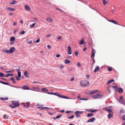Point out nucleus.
Wrapping results in <instances>:
<instances>
[{
	"mask_svg": "<svg viewBox=\"0 0 125 125\" xmlns=\"http://www.w3.org/2000/svg\"><path fill=\"white\" fill-rule=\"evenodd\" d=\"M12 104L10 105V107L12 108H14V107L19 106L20 105V104L19 101H12Z\"/></svg>",
	"mask_w": 125,
	"mask_h": 125,
	"instance_id": "1",
	"label": "nucleus"
},
{
	"mask_svg": "<svg viewBox=\"0 0 125 125\" xmlns=\"http://www.w3.org/2000/svg\"><path fill=\"white\" fill-rule=\"evenodd\" d=\"M89 84V82L88 81L84 80L81 81L80 85L84 87H87Z\"/></svg>",
	"mask_w": 125,
	"mask_h": 125,
	"instance_id": "2",
	"label": "nucleus"
},
{
	"mask_svg": "<svg viewBox=\"0 0 125 125\" xmlns=\"http://www.w3.org/2000/svg\"><path fill=\"white\" fill-rule=\"evenodd\" d=\"M54 95H55L56 96H59V97H60L63 98L67 99L69 98V97H67L66 96H65L63 95L62 94H59L57 92H55V93H54Z\"/></svg>",
	"mask_w": 125,
	"mask_h": 125,
	"instance_id": "3",
	"label": "nucleus"
},
{
	"mask_svg": "<svg viewBox=\"0 0 125 125\" xmlns=\"http://www.w3.org/2000/svg\"><path fill=\"white\" fill-rule=\"evenodd\" d=\"M124 101L123 96H121L119 99V102L122 104H125V103L124 102Z\"/></svg>",
	"mask_w": 125,
	"mask_h": 125,
	"instance_id": "4",
	"label": "nucleus"
},
{
	"mask_svg": "<svg viewBox=\"0 0 125 125\" xmlns=\"http://www.w3.org/2000/svg\"><path fill=\"white\" fill-rule=\"evenodd\" d=\"M9 50L10 53H12L16 50V49L14 47H12L10 48Z\"/></svg>",
	"mask_w": 125,
	"mask_h": 125,
	"instance_id": "5",
	"label": "nucleus"
},
{
	"mask_svg": "<svg viewBox=\"0 0 125 125\" xmlns=\"http://www.w3.org/2000/svg\"><path fill=\"white\" fill-rule=\"evenodd\" d=\"M96 120V119L95 117H93L89 119L87 121V122H94V120Z\"/></svg>",
	"mask_w": 125,
	"mask_h": 125,
	"instance_id": "6",
	"label": "nucleus"
},
{
	"mask_svg": "<svg viewBox=\"0 0 125 125\" xmlns=\"http://www.w3.org/2000/svg\"><path fill=\"white\" fill-rule=\"evenodd\" d=\"M95 51L93 49H92V51L91 52V58H93L94 57L95 55Z\"/></svg>",
	"mask_w": 125,
	"mask_h": 125,
	"instance_id": "7",
	"label": "nucleus"
},
{
	"mask_svg": "<svg viewBox=\"0 0 125 125\" xmlns=\"http://www.w3.org/2000/svg\"><path fill=\"white\" fill-rule=\"evenodd\" d=\"M86 110L88 112H91L92 113H94V112H96L97 111V109H94L93 110L92 109H86Z\"/></svg>",
	"mask_w": 125,
	"mask_h": 125,
	"instance_id": "8",
	"label": "nucleus"
},
{
	"mask_svg": "<svg viewBox=\"0 0 125 125\" xmlns=\"http://www.w3.org/2000/svg\"><path fill=\"white\" fill-rule=\"evenodd\" d=\"M110 107H112L111 106H110L108 108H110ZM108 107H105V108L104 109L106 111H107V112L109 113H111L112 111V110L108 108Z\"/></svg>",
	"mask_w": 125,
	"mask_h": 125,
	"instance_id": "9",
	"label": "nucleus"
},
{
	"mask_svg": "<svg viewBox=\"0 0 125 125\" xmlns=\"http://www.w3.org/2000/svg\"><path fill=\"white\" fill-rule=\"evenodd\" d=\"M22 89L29 90L30 89L29 88L27 85H24L22 88Z\"/></svg>",
	"mask_w": 125,
	"mask_h": 125,
	"instance_id": "10",
	"label": "nucleus"
},
{
	"mask_svg": "<svg viewBox=\"0 0 125 125\" xmlns=\"http://www.w3.org/2000/svg\"><path fill=\"white\" fill-rule=\"evenodd\" d=\"M114 80L113 79H110L108 81L107 83V85H108L110 83H112V82H114Z\"/></svg>",
	"mask_w": 125,
	"mask_h": 125,
	"instance_id": "11",
	"label": "nucleus"
},
{
	"mask_svg": "<svg viewBox=\"0 0 125 125\" xmlns=\"http://www.w3.org/2000/svg\"><path fill=\"white\" fill-rule=\"evenodd\" d=\"M30 103L29 102H28L26 103H24V106L26 107H28L30 106Z\"/></svg>",
	"mask_w": 125,
	"mask_h": 125,
	"instance_id": "12",
	"label": "nucleus"
},
{
	"mask_svg": "<svg viewBox=\"0 0 125 125\" xmlns=\"http://www.w3.org/2000/svg\"><path fill=\"white\" fill-rule=\"evenodd\" d=\"M16 71L18 72V76L19 77H21V72H20V69H17Z\"/></svg>",
	"mask_w": 125,
	"mask_h": 125,
	"instance_id": "13",
	"label": "nucleus"
},
{
	"mask_svg": "<svg viewBox=\"0 0 125 125\" xmlns=\"http://www.w3.org/2000/svg\"><path fill=\"white\" fill-rule=\"evenodd\" d=\"M26 10L28 11H29L30 10V7L28 5H26L25 6Z\"/></svg>",
	"mask_w": 125,
	"mask_h": 125,
	"instance_id": "14",
	"label": "nucleus"
},
{
	"mask_svg": "<svg viewBox=\"0 0 125 125\" xmlns=\"http://www.w3.org/2000/svg\"><path fill=\"white\" fill-rule=\"evenodd\" d=\"M108 21L110 22H111L114 24H117V23L116 22V21L114 20H108Z\"/></svg>",
	"mask_w": 125,
	"mask_h": 125,
	"instance_id": "15",
	"label": "nucleus"
},
{
	"mask_svg": "<svg viewBox=\"0 0 125 125\" xmlns=\"http://www.w3.org/2000/svg\"><path fill=\"white\" fill-rule=\"evenodd\" d=\"M6 10H9L12 11H14L15 10V9L11 7H9L6 9Z\"/></svg>",
	"mask_w": 125,
	"mask_h": 125,
	"instance_id": "16",
	"label": "nucleus"
},
{
	"mask_svg": "<svg viewBox=\"0 0 125 125\" xmlns=\"http://www.w3.org/2000/svg\"><path fill=\"white\" fill-rule=\"evenodd\" d=\"M97 98H103L104 97V95L103 94H97Z\"/></svg>",
	"mask_w": 125,
	"mask_h": 125,
	"instance_id": "17",
	"label": "nucleus"
},
{
	"mask_svg": "<svg viewBox=\"0 0 125 125\" xmlns=\"http://www.w3.org/2000/svg\"><path fill=\"white\" fill-rule=\"evenodd\" d=\"M113 115V113H110L108 114V119H110V118H111L112 117Z\"/></svg>",
	"mask_w": 125,
	"mask_h": 125,
	"instance_id": "18",
	"label": "nucleus"
},
{
	"mask_svg": "<svg viewBox=\"0 0 125 125\" xmlns=\"http://www.w3.org/2000/svg\"><path fill=\"white\" fill-rule=\"evenodd\" d=\"M10 80H11L12 83H17L15 80L14 78L13 77H12L10 79Z\"/></svg>",
	"mask_w": 125,
	"mask_h": 125,
	"instance_id": "19",
	"label": "nucleus"
},
{
	"mask_svg": "<svg viewBox=\"0 0 125 125\" xmlns=\"http://www.w3.org/2000/svg\"><path fill=\"white\" fill-rule=\"evenodd\" d=\"M123 92V89L121 88L120 87L118 89V92L119 93H121Z\"/></svg>",
	"mask_w": 125,
	"mask_h": 125,
	"instance_id": "20",
	"label": "nucleus"
},
{
	"mask_svg": "<svg viewBox=\"0 0 125 125\" xmlns=\"http://www.w3.org/2000/svg\"><path fill=\"white\" fill-rule=\"evenodd\" d=\"M100 67L98 66H97L96 67L94 70V72H96L97 71L99 70Z\"/></svg>",
	"mask_w": 125,
	"mask_h": 125,
	"instance_id": "21",
	"label": "nucleus"
},
{
	"mask_svg": "<svg viewBox=\"0 0 125 125\" xmlns=\"http://www.w3.org/2000/svg\"><path fill=\"white\" fill-rule=\"evenodd\" d=\"M71 62L70 61L66 59L65 60V64H68L70 62Z\"/></svg>",
	"mask_w": 125,
	"mask_h": 125,
	"instance_id": "22",
	"label": "nucleus"
},
{
	"mask_svg": "<svg viewBox=\"0 0 125 125\" xmlns=\"http://www.w3.org/2000/svg\"><path fill=\"white\" fill-rule=\"evenodd\" d=\"M13 75L14 74H8L7 75H5V77H7L10 76H13Z\"/></svg>",
	"mask_w": 125,
	"mask_h": 125,
	"instance_id": "23",
	"label": "nucleus"
},
{
	"mask_svg": "<svg viewBox=\"0 0 125 125\" xmlns=\"http://www.w3.org/2000/svg\"><path fill=\"white\" fill-rule=\"evenodd\" d=\"M28 72L27 71H26L24 72V75L26 77H29V75L28 74Z\"/></svg>",
	"mask_w": 125,
	"mask_h": 125,
	"instance_id": "24",
	"label": "nucleus"
},
{
	"mask_svg": "<svg viewBox=\"0 0 125 125\" xmlns=\"http://www.w3.org/2000/svg\"><path fill=\"white\" fill-rule=\"evenodd\" d=\"M1 99V100H3V101H5V100H7L8 99V98L7 97H1L0 98Z\"/></svg>",
	"mask_w": 125,
	"mask_h": 125,
	"instance_id": "25",
	"label": "nucleus"
},
{
	"mask_svg": "<svg viewBox=\"0 0 125 125\" xmlns=\"http://www.w3.org/2000/svg\"><path fill=\"white\" fill-rule=\"evenodd\" d=\"M42 91H45L46 92H48V90L46 88H43L42 89Z\"/></svg>",
	"mask_w": 125,
	"mask_h": 125,
	"instance_id": "26",
	"label": "nucleus"
},
{
	"mask_svg": "<svg viewBox=\"0 0 125 125\" xmlns=\"http://www.w3.org/2000/svg\"><path fill=\"white\" fill-rule=\"evenodd\" d=\"M15 38L14 37H11L10 39V41L11 42H13L15 40Z\"/></svg>",
	"mask_w": 125,
	"mask_h": 125,
	"instance_id": "27",
	"label": "nucleus"
},
{
	"mask_svg": "<svg viewBox=\"0 0 125 125\" xmlns=\"http://www.w3.org/2000/svg\"><path fill=\"white\" fill-rule=\"evenodd\" d=\"M4 51L5 53H10L9 50L5 49V50Z\"/></svg>",
	"mask_w": 125,
	"mask_h": 125,
	"instance_id": "28",
	"label": "nucleus"
},
{
	"mask_svg": "<svg viewBox=\"0 0 125 125\" xmlns=\"http://www.w3.org/2000/svg\"><path fill=\"white\" fill-rule=\"evenodd\" d=\"M83 112L81 111H76L75 112V114H82L83 113Z\"/></svg>",
	"mask_w": 125,
	"mask_h": 125,
	"instance_id": "29",
	"label": "nucleus"
},
{
	"mask_svg": "<svg viewBox=\"0 0 125 125\" xmlns=\"http://www.w3.org/2000/svg\"><path fill=\"white\" fill-rule=\"evenodd\" d=\"M5 76L4 74L0 72V77H3Z\"/></svg>",
	"mask_w": 125,
	"mask_h": 125,
	"instance_id": "30",
	"label": "nucleus"
},
{
	"mask_svg": "<svg viewBox=\"0 0 125 125\" xmlns=\"http://www.w3.org/2000/svg\"><path fill=\"white\" fill-rule=\"evenodd\" d=\"M94 114L92 113H89L87 115V116L88 117H91V116L94 115Z\"/></svg>",
	"mask_w": 125,
	"mask_h": 125,
	"instance_id": "31",
	"label": "nucleus"
},
{
	"mask_svg": "<svg viewBox=\"0 0 125 125\" xmlns=\"http://www.w3.org/2000/svg\"><path fill=\"white\" fill-rule=\"evenodd\" d=\"M84 40L83 39H82L79 42V44L80 45H82L84 44Z\"/></svg>",
	"mask_w": 125,
	"mask_h": 125,
	"instance_id": "32",
	"label": "nucleus"
},
{
	"mask_svg": "<svg viewBox=\"0 0 125 125\" xmlns=\"http://www.w3.org/2000/svg\"><path fill=\"white\" fill-rule=\"evenodd\" d=\"M36 23V22H35L34 23H33V24L31 25H30V27L31 28H33V27H34V26L35 25Z\"/></svg>",
	"mask_w": 125,
	"mask_h": 125,
	"instance_id": "33",
	"label": "nucleus"
},
{
	"mask_svg": "<svg viewBox=\"0 0 125 125\" xmlns=\"http://www.w3.org/2000/svg\"><path fill=\"white\" fill-rule=\"evenodd\" d=\"M102 0L103 2V4L104 5H106L107 4V3H108V2L106 1L105 0Z\"/></svg>",
	"mask_w": 125,
	"mask_h": 125,
	"instance_id": "34",
	"label": "nucleus"
},
{
	"mask_svg": "<svg viewBox=\"0 0 125 125\" xmlns=\"http://www.w3.org/2000/svg\"><path fill=\"white\" fill-rule=\"evenodd\" d=\"M62 116V115H57L56 116V119H58L59 118L61 117Z\"/></svg>",
	"mask_w": 125,
	"mask_h": 125,
	"instance_id": "35",
	"label": "nucleus"
},
{
	"mask_svg": "<svg viewBox=\"0 0 125 125\" xmlns=\"http://www.w3.org/2000/svg\"><path fill=\"white\" fill-rule=\"evenodd\" d=\"M49 108L47 107H42L41 110H47L49 109Z\"/></svg>",
	"mask_w": 125,
	"mask_h": 125,
	"instance_id": "36",
	"label": "nucleus"
},
{
	"mask_svg": "<svg viewBox=\"0 0 125 125\" xmlns=\"http://www.w3.org/2000/svg\"><path fill=\"white\" fill-rule=\"evenodd\" d=\"M74 53L75 54L76 56H78L79 53V51H76L74 52Z\"/></svg>",
	"mask_w": 125,
	"mask_h": 125,
	"instance_id": "37",
	"label": "nucleus"
},
{
	"mask_svg": "<svg viewBox=\"0 0 125 125\" xmlns=\"http://www.w3.org/2000/svg\"><path fill=\"white\" fill-rule=\"evenodd\" d=\"M17 2L16 1L14 0L12 1L10 4H14L17 3Z\"/></svg>",
	"mask_w": 125,
	"mask_h": 125,
	"instance_id": "38",
	"label": "nucleus"
},
{
	"mask_svg": "<svg viewBox=\"0 0 125 125\" xmlns=\"http://www.w3.org/2000/svg\"><path fill=\"white\" fill-rule=\"evenodd\" d=\"M90 91H86L85 92V93L87 94L88 95H90Z\"/></svg>",
	"mask_w": 125,
	"mask_h": 125,
	"instance_id": "39",
	"label": "nucleus"
},
{
	"mask_svg": "<svg viewBox=\"0 0 125 125\" xmlns=\"http://www.w3.org/2000/svg\"><path fill=\"white\" fill-rule=\"evenodd\" d=\"M92 97L94 99H96V98H97V94H96L95 95H92Z\"/></svg>",
	"mask_w": 125,
	"mask_h": 125,
	"instance_id": "40",
	"label": "nucleus"
},
{
	"mask_svg": "<svg viewBox=\"0 0 125 125\" xmlns=\"http://www.w3.org/2000/svg\"><path fill=\"white\" fill-rule=\"evenodd\" d=\"M112 87L115 88L116 90H117L118 89V87L116 85L113 86H112Z\"/></svg>",
	"mask_w": 125,
	"mask_h": 125,
	"instance_id": "41",
	"label": "nucleus"
},
{
	"mask_svg": "<svg viewBox=\"0 0 125 125\" xmlns=\"http://www.w3.org/2000/svg\"><path fill=\"white\" fill-rule=\"evenodd\" d=\"M120 114L124 113H125V111L123 109H121L120 111Z\"/></svg>",
	"mask_w": 125,
	"mask_h": 125,
	"instance_id": "42",
	"label": "nucleus"
},
{
	"mask_svg": "<svg viewBox=\"0 0 125 125\" xmlns=\"http://www.w3.org/2000/svg\"><path fill=\"white\" fill-rule=\"evenodd\" d=\"M15 77L16 78L17 81H19L20 79V77H19L18 76H15Z\"/></svg>",
	"mask_w": 125,
	"mask_h": 125,
	"instance_id": "43",
	"label": "nucleus"
},
{
	"mask_svg": "<svg viewBox=\"0 0 125 125\" xmlns=\"http://www.w3.org/2000/svg\"><path fill=\"white\" fill-rule=\"evenodd\" d=\"M14 70H10L8 71H6V73H12L13 72Z\"/></svg>",
	"mask_w": 125,
	"mask_h": 125,
	"instance_id": "44",
	"label": "nucleus"
},
{
	"mask_svg": "<svg viewBox=\"0 0 125 125\" xmlns=\"http://www.w3.org/2000/svg\"><path fill=\"white\" fill-rule=\"evenodd\" d=\"M47 20L49 22H51L52 21L51 19L49 18H47Z\"/></svg>",
	"mask_w": 125,
	"mask_h": 125,
	"instance_id": "45",
	"label": "nucleus"
},
{
	"mask_svg": "<svg viewBox=\"0 0 125 125\" xmlns=\"http://www.w3.org/2000/svg\"><path fill=\"white\" fill-rule=\"evenodd\" d=\"M74 117V116L73 115H72L71 116H70L69 117H68V119H73V118Z\"/></svg>",
	"mask_w": 125,
	"mask_h": 125,
	"instance_id": "46",
	"label": "nucleus"
},
{
	"mask_svg": "<svg viewBox=\"0 0 125 125\" xmlns=\"http://www.w3.org/2000/svg\"><path fill=\"white\" fill-rule=\"evenodd\" d=\"M9 86H10L11 87H13L16 88H20V87H17V86H14L13 85H11V84H10V85H9Z\"/></svg>",
	"mask_w": 125,
	"mask_h": 125,
	"instance_id": "47",
	"label": "nucleus"
},
{
	"mask_svg": "<svg viewBox=\"0 0 125 125\" xmlns=\"http://www.w3.org/2000/svg\"><path fill=\"white\" fill-rule=\"evenodd\" d=\"M110 87L109 86H108L107 88V90L108 91V92L109 93H110L111 92V91L110 90Z\"/></svg>",
	"mask_w": 125,
	"mask_h": 125,
	"instance_id": "48",
	"label": "nucleus"
},
{
	"mask_svg": "<svg viewBox=\"0 0 125 125\" xmlns=\"http://www.w3.org/2000/svg\"><path fill=\"white\" fill-rule=\"evenodd\" d=\"M56 8V9L57 10H59L61 12H64V11L63 10H61V9H60V8Z\"/></svg>",
	"mask_w": 125,
	"mask_h": 125,
	"instance_id": "49",
	"label": "nucleus"
},
{
	"mask_svg": "<svg viewBox=\"0 0 125 125\" xmlns=\"http://www.w3.org/2000/svg\"><path fill=\"white\" fill-rule=\"evenodd\" d=\"M122 118L123 120H125V114L122 117Z\"/></svg>",
	"mask_w": 125,
	"mask_h": 125,
	"instance_id": "50",
	"label": "nucleus"
},
{
	"mask_svg": "<svg viewBox=\"0 0 125 125\" xmlns=\"http://www.w3.org/2000/svg\"><path fill=\"white\" fill-rule=\"evenodd\" d=\"M108 71H111L112 70V69L111 67H108Z\"/></svg>",
	"mask_w": 125,
	"mask_h": 125,
	"instance_id": "51",
	"label": "nucleus"
},
{
	"mask_svg": "<svg viewBox=\"0 0 125 125\" xmlns=\"http://www.w3.org/2000/svg\"><path fill=\"white\" fill-rule=\"evenodd\" d=\"M40 42V39H38L36 40V41L35 42V43H39Z\"/></svg>",
	"mask_w": 125,
	"mask_h": 125,
	"instance_id": "52",
	"label": "nucleus"
},
{
	"mask_svg": "<svg viewBox=\"0 0 125 125\" xmlns=\"http://www.w3.org/2000/svg\"><path fill=\"white\" fill-rule=\"evenodd\" d=\"M25 33V32L24 31H22L20 33V34L21 35H23Z\"/></svg>",
	"mask_w": 125,
	"mask_h": 125,
	"instance_id": "53",
	"label": "nucleus"
},
{
	"mask_svg": "<svg viewBox=\"0 0 125 125\" xmlns=\"http://www.w3.org/2000/svg\"><path fill=\"white\" fill-rule=\"evenodd\" d=\"M46 93L48 94L54 95V93L53 92H51V93H49V92H47V93L46 92Z\"/></svg>",
	"mask_w": 125,
	"mask_h": 125,
	"instance_id": "54",
	"label": "nucleus"
},
{
	"mask_svg": "<svg viewBox=\"0 0 125 125\" xmlns=\"http://www.w3.org/2000/svg\"><path fill=\"white\" fill-rule=\"evenodd\" d=\"M18 30V29H17L14 30L13 31V33H15Z\"/></svg>",
	"mask_w": 125,
	"mask_h": 125,
	"instance_id": "55",
	"label": "nucleus"
},
{
	"mask_svg": "<svg viewBox=\"0 0 125 125\" xmlns=\"http://www.w3.org/2000/svg\"><path fill=\"white\" fill-rule=\"evenodd\" d=\"M75 114L76 115V117L77 118H78L80 117V115L79 114Z\"/></svg>",
	"mask_w": 125,
	"mask_h": 125,
	"instance_id": "56",
	"label": "nucleus"
},
{
	"mask_svg": "<svg viewBox=\"0 0 125 125\" xmlns=\"http://www.w3.org/2000/svg\"><path fill=\"white\" fill-rule=\"evenodd\" d=\"M3 84L8 85H10V83H6L4 82L3 83Z\"/></svg>",
	"mask_w": 125,
	"mask_h": 125,
	"instance_id": "57",
	"label": "nucleus"
},
{
	"mask_svg": "<svg viewBox=\"0 0 125 125\" xmlns=\"http://www.w3.org/2000/svg\"><path fill=\"white\" fill-rule=\"evenodd\" d=\"M67 53L69 54H72L71 51H68Z\"/></svg>",
	"mask_w": 125,
	"mask_h": 125,
	"instance_id": "58",
	"label": "nucleus"
},
{
	"mask_svg": "<svg viewBox=\"0 0 125 125\" xmlns=\"http://www.w3.org/2000/svg\"><path fill=\"white\" fill-rule=\"evenodd\" d=\"M90 95L93 94H94V91H90Z\"/></svg>",
	"mask_w": 125,
	"mask_h": 125,
	"instance_id": "59",
	"label": "nucleus"
},
{
	"mask_svg": "<svg viewBox=\"0 0 125 125\" xmlns=\"http://www.w3.org/2000/svg\"><path fill=\"white\" fill-rule=\"evenodd\" d=\"M68 51H71V48L70 46H69L67 47Z\"/></svg>",
	"mask_w": 125,
	"mask_h": 125,
	"instance_id": "60",
	"label": "nucleus"
},
{
	"mask_svg": "<svg viewBox=\"0 0 125 125\" xmlns=\"http://www.w3.org/2000/svg\"><path fill=\"white\" fill-rule=\"evenodd\" d=\"M72 112V111H66V113L67 114H69V113Z\"/></svg>",
	"mask_w": 125,
	"mask_h": 125,
	"instance_id": "61",
	"label": "nucleus"
},
{
	"mask_svg": "<svg viewBox=\"0 0 125 125\" xmlns=\"http://www.w3.org/2000/svg\"><path fill=\"white\" fill-rule=\"evenodd\" d=\"M77 66H79V67H80L81 66L80 63L79 62L77 63Z\"/></svg>",
	"mask_w": 125,
	"mask_h": 125,
	"instance_id": "62",
	"label": "nucleus"
},
{
	"mask_svg": "<svg viewBox=\"0 0 125 125\" xmlns=\"http://www.w3.org/2000/svg\"><path fill=\"white\" fill-rule=\"evenodd\" d=\"M64 67V66L62 65L61 64L60 65V67L61 68H62Z\"/></svg>",
	"mask_w": 125,
	"mask_h": 125,
	"instance_id": "63",
	"label": "nucleus"
},
{
	"mask_svg": "<svg viewBox=\"0 0 125 125\" xmlns=\"http://www.w3.org/2000/svg\"><path fill=\"white\" fill-rule=\"evenodd\" d=\"M47 48L49 49H51V47L49 45H48L47 46Z\"/></svg>",
	"mask_w": 125,
	"mask_h": 125,
	"instance_id": "64",
	"label": "nucleus"
}]
</instances>
